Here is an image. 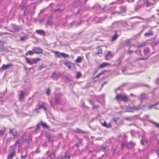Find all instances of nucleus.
<instances>
[{
  "label": "nucleus",
  "instance_id": "1",
  "mask_svg": "<svg viewBox=\"0 0 159 159\" xmlns=\"http://www.w3.org/2000/svg\"><path fill=\"white\" fill-rule=\"evenodd\" d=\"M145 107L144 105H139L138 106H134L133 107L128 106L126 109L125 111L133 112L135 111L139 110L140 109H143Z\"/></svg>",
  "mask_w": 159,
  "mask_h": 159
},
{
  "label": "nucleus",
  "instance_id": "2",
  "mask_svg": "<svg viewBox=\"0 0 159 159\" xmlns=\"http://www.w3.org/2000/svg\"><path fill=\"white\" fill-rule=\"evenodd\" d=\"M116 98L118 101H123L124 102H127L130 100L128 96L124 93L117 94Z\"/></svg>",
  "mask_w": 159,
  "mask_h": 159
},
{
  "label": "nucleus",
  "instance_id": "3",
  "mask_svg": "<svg viewBox=\"0 0 159 159\" xmlns=\"http://www.w3.org/2000/svg\"><path fill=\"white\" fill-rule=\"evenodd\" d=\"M25 59L27 63L32 65L34 63H36L38 61L41 60V59L40 58H30L25 57Z\"/></svg>",
  "mask_w": 159,
  "mask_h": 159
},
{
  "label": "nucleus",
  "instance_id": "4",
  "mask_svg": "<svg viewBox=\"0 0 159 159\" xmlns=\"http://www.w3.org/2000/svg\"><path fill=\"white\" fill-rule=\"evenodd\" d=\"M132 70H122L123 74L125 75H134L136 74L142 72V71L139 72H132Z\"/></svg>",
  "mask_w": 159,
  "mask_h": 159
},
{
  "label": "nucleus",
  "instance_id": "5",
  "mask_svg": "<svg viewBox=\"0 0 159 159\" xmlns=\"http://www.w3.org/2000/svg\"><path fill=\"white\" fill-rule=\"evenodd\" d=\"M46 103L43 102H41L39 103L37 105V107L36 108V110H39L40 109L43 108L46 111V108L45 107Z\"/></svg>",
  "mask_w": 159,
  "mask_h": 159
},
{
  "label": "nucleus",
  "instance_id": "6",
  "mask_svg": "<svg viewBox=\"0 0 159 159\" xmlns=\"http://www.w3.org/2000/svg\"><path fill=\"white\" fill-rule=\"evenodd\" d=\"M32 51L35 54H40L43 53V50L39 47L33 48Z\"/></svg>",
  "mask_w": 159,
  "mask_h": 159
},
{
  "label": "nucleus",
  "instance_id": "7",
  "mask_svg": "<svg viewBox=\"0 0 159 159\" xmlns=\"http://www.w3.org/2000/svg\"><path fill=\"white\" fill-rule=\"evenodd\" d=\"M64 64L68 67L69 69H73L75 68L74 64L68 61H64Z\"/></svg>",
  "mask_w": 159,
  "mask_h": 159
},
{
  "label": "nucleus",
  "instance_id": "8",
  "mask_svg": "<svg viewBox=\"0 0 159 159\" xmlns=\"http://www.w3.org/2000/svg\"><path fill=\"white\" fill-rule=\"evenodd\" d=\"M11 27L12 29L14 30V31L9 30V31L11 32H15L18 31L20 30H21V29L20 27L15 24L11 25Z\"/></svg>",
  "mask_w": 159,
  "mask_h": 159
},
{
  "label": "nucleus",
  "instance_id": "9",
  "mask_svg": "<svg viewBox=\"0 0 159 159\" xmlns=\"http://www.w3.org/2000/svg\"><path fill=\"white\" fill-rule=\"evenodd\" d=\"M104 72H106V71L102 72L98 74H96L97 71H96L94 73V75H96V76L92 80V82L94 83L97 80H98V77L99 75L103 74Z\"/></svg>",
  "mask_w": 159,
  "mask_h": 159
},
{
  "label": "nucleus",
  "instance_id": "10",
  "mask_svg": "<svg viewBox=\"0 0 159 159\" xmlns=\"http://www.w3.org/2000/svg\"><path fill=\"white\" fill-rule=\"evenodd\" d=\"M143 5V4L142 2V1H139L137 5L135 7V10L137 11L138 10L140 9Z\"/></svg>",
  "mask_w": 159,
  "mask_h": 159
},
{
  "label": "nucleus",
  "instance_id": "11",
  "mask_svg": "<svg viewBox=\"0 0 159 159\" xmlns=\"http://www.w3.org/2000/svg\"><path fill=\"white\" fill-rule=\"evenodd\" d=\"M61 76V74L59 73L54 72L51 76L52 78L54 80L57 79Z\"/></svg>",
  "mask_w": 159,
  "mask_h": 159
},
{
  "label": "nucleus",
  "instance_id": "12",
  "mask_svg": "<svg viewBox=\"0 0 159 159\" xmlns=\"http://www.w3.org/2000/svg\"><path fill=\"white\" fill-rule=\"evenodd\" d=\"M52 15H50L48 16V19L46 25H52V24L53 22L52 21Z\"/></svg>",
  "mask_w": 159,
  "mask_h": 159
},
{
  "label": "nucleus",
  "instance_id": "13",
  "mask_svg": "<svg viewBox=\"0 0 159 159\" xmlns=\"http://www.w3.org/2000/svg\"><path fill=\"white\" fill-rule=\"evenodd\" d=\"M13 65L11 64H8L6 65H3L0 70H6L11 68L13 66Z\"/></svg>",
  "mask_w": 159,
  "mask_h": 159
},
{
  "label": "nucleus",
  "instance_id": "14",
  "mask_svg": "<svg viewBox=\"0 0 159 159\" xmlns=\"http://www.w3.org/2000/svg\"><path fill=\"white\" fill-rule=\"evenodd\" d=\"M9 133L11 134L14 137L16 136L17 134L16 130L15 129H10Z\"/></svg>",
  "mask_w": 159,
  "mask_h": 159
},
{
  "label": "nucleus",
  "instance_id": "15",
  "mask_svg": "<svg viewBox=\"0 0 159 159\" xmlns=\"http://www.w3.org/2000/svg\"><path fill=\"white\" fill-rule=\"evenodd\" d=\"M113 57V55L111 54V51H109L105 55V59L107 60H109L108 57Z\"/></svg>",
  "mask_w": 159,
  "mask_h": 159
},
{
  "label": "nucleus",
  "instance_id": "16",
  "mask_svg": "<svg viewBox=\"0 0 159 159\" xmlns=\"http://www.w3.org/2000/svg\"><path fill=\"white\" fill-rule=\"evenodd\" d=\"M110 64L109 63L104 62L101 64L99 66V67L100 68H102L105 67H107L110 66Z\"/></svg>",
  "mask_w": 159,
  "mask_h": 159
},
{
  "label": "nucleus",
  "instance_id": "17",
  "mask_svg": "<svg viewBox=\"0 0 159 159\" xmlns=\"http://www.w3.org/2000/svg\"><path fill=\"white\" fill-rule=\"evenodd\" d=\"M147 97L145 94H141L140 96V97L139 98L140 99L141 102H142L143 100L147 99Z\"/></svg>",
  "mask_w": 159,
  "mask_h": 159
},
{
  "label": "nucleus",
  "instance_id": "18",
  "mask_svg": "<svg viewBox=\"0 0 159 159\" xmlns=\"http://www.w3.org/2000/svg\"><path fill=\"white\" fill-rule=\"evenodd\" d=\"M36 33L38 34H40L42 36H44L45 35V34L44 32L42 30H37L36 31Z\"/></svg>",
  "mask_w": 159,
  "mask_h": 159
},
{
  "label": "nucleus",
  "instance_id": "19",
  "mask_svg": "<svg viewBox=\"0 0 159 159\" xmlns=\"http://www.w3.org/2000/svg\"><path fill=\"white\" fill-rule=\"evenodd\" d=\"M25 93L23 91H20L19 94V98L20 101L23 100Z\"/></svg>",
  "mask_w": 159,
  "mask_h": 159
},
{
  "label": "nucleus",
  "instance_id": "20",
  "mask_svg": "<svg viewBox=\"0 0 159 159\" xmlns=\"http://www.w3.org/2000/svg\"><path fill=\"white\" fill-rule=\"evenodd\" d=\"M75 132L77 133H81L83 134L86 133V131L82 130L78 128H77L75 130Z\"/></svg>",
  "mask_w": 159,
  "mask_h": 159
},
{
  "label": "nucleus",
  "instance_id": "21",
  "mask_svg": "<svg viewBox=\"0 0 159 159\" xmlns=\"http://www.w3.org/2000/svg\"><path fill=\"white\" fill-rule=\"evenodd\" d=\"M135 145V143L132 142H130L127 145V147L129 148H131Z\"/></svg>",
  "mask_w": 159,
  "mask_h": 159
},
{
  "label": "nucleus",
  "instance_id": "22",
  "mask_svg": "<svg viewBox=\"0 0 159 159\" xmlns=\"http://www.w3.org/2000/svg\"><path fill=\"white\" fill-rule=\"evenodd\" d=\"M15 155V152H12L10 153L8 155L7 159H11L12 157Z\"/></svg>",
  "mask_w": 159,
  "mask_h": 159
},
{
  "label": "nucleus",
  "instance_id": "23",
  "mask_svg": "<svg viewBox=\"0 0 159 159\" xmlns=\"http://www.w3.org/2000/svg\"><path fill=\"white\" fill-rule=\"evenodd\" d=\"M97 51L95 52L96 54H99L102 53V48L100 47H98L97 48Z\"/></svg>",
  "mask_w": 159,
  "mask_h": 159
},
{
  "label": "nucleus",
  "instance_id": "24",
  "mask_svg": "<svg viewBox=\"0 0 159 159\" xmlns=\"http://www.w3.org/2000/svg\"><path fill=\"white\" fill-rule=\"evenodd\" d=\"M28 137V138L26 139L25 140V142L27 143H29L32 140V137L31 134H29Z\"/></svg>",
  "mask_w": 159,
  "mask_h": 159
},
{
  "label": "nucleus",
  "instance_id": "25",
  "mask_svg": "<svg viewBox=\"0 0 159 159\" xmlns=\"http://www.w3.org/2000/svg\"><path fill=\"white\" fill-rule=\"evenodd\" d=\"M153 34V32L152 31H149L148 32L145 33L144 34V36L145 37H147L152 36Z\"/></svg>",
  "mask_w": 159,
  "mask_h": 159
},
{
  "label": "nucleus",
  "instance_id": "26",
  "mask_svg": "<svg viewBox=\"0 0 159 159\" xmlns=\"http://www.w3.org/2000/svg\"><path fill=\"white\" fill-rule=\"evenodd\" d=\"M40 124L45 129H48L49 128V126L47 125L45 122H43L42 121H41Z\"/></svg>",
  "mask_w": 159,
  "mask_h": 159
},
{
  "label": "nucleus",
  "instance_id": "27",
  "mask_svg": "<svg viewBox=\"0 0 159 159\" xmlns=\"http://www.w3.org/2000/svg\"><path fill=\"white\" fill-rule=\"evenodd\" d=\"M158 134H154L152 136V138L154 139H156L157 141L158 144L159 143V142L158 140Z\"/></svg>",
  "mask_w": 159,
  "mask_h": 159
},
{
  "label": "nucleus",
  "instance_id": "28",
  "mask_svg": "<svg viewBox=\"0 0 159 159\" xmlns=\"http://www.w3.org/2000/svg\"><path fill=\"white\" fill-rule=\"evenodd\" d=\"M146 43H147L146 42H143L141 44L138 45L137 46V47L138 48H143V47L146 45Z\"/></svg>",
  "mask_w": 159,
  "mask_h": 159
},
{
  "label": "nucleus",
  "instance_id": "29",
  "mask_svg": "<svg viewBox=\"0 0 159 159\" xmlns=\"http://www.w3.org/2000/svg\"><path fill=\"white\" fill-rule=\"evenodd\" d=\"M23 15L26 16V17L27 19H28V17H27V16H28L30 15V13L29 11L27 10H25L24 11Z\"/></svg>",
  "mask_w": 159,
  "mask_h": 159
},
{
  "label": "nucleus",
  "instance_id": "30",
  "mask_svg": "<svg viewBox=\"0 0 159 159\" xmlns=\"http://www.w3.org/2000/svg\"><path fill=\"white\" fill-rule=\"evenodd\" d=\"M82 76L81 73L80 72H77L76 73L75 77L76 79H79Z\"/></svg>",
  "mask_w": 159,
  "mask_h": 159
},
{
  "label": "nucleus",
  "instance_id": "31",
  "mask_svg": "<svg viewBox=\"0 0 159 159\" xmlns=\"http://www.w3.org/2000/svg\"><path fill=\"white\" fill-rule=\"evenodd\" d=\"M120 11L118 12V13L119 14H121L125 12V8L123 7H120Z\"/></svg>",
  "mask_w": 159,
  "mask_h": 159
},
{
  "label": "nucleus",
  "instance_id": "32",
  "mask_svg": "<svg viewBox=\"0 0 159 159\" xmlns=\"http://www.w3.org/2000/svg\"><path fill=\"white\" fill-rule=\"evenodd\" d=\"M130 39H128L126 40L125 41V45L127 46H130L129 47H130L131 46V43H130Z\"/></svg>",
  "mask_w": 159,
  "mask_h": 159
},
{
  "label": "nucleus",
  "instance_id": "33",
  "mask_svg": "<svg viewBox=\"0 0 159 159\" xmlns=\"http://www.w3.org/2000/svg\"><path fill=\"white\" fill-rule=\"evenodd\" d=\"M148 121L150 122V123H151L152 124H153L155 126L157 127V128H159V124L154 122L152 120H148Z\"/></svg>",
  "mask_w": 159,
  "mask_h": 159
},
{
  "label": "nucleus",
  "instance_id": "34",
  "mask_svg": "<svg viewBox=\"0 0 159 159\" xmlns=\"http://www.w3.org/2000/svg\"><path fill=\"white\" fill-rule=\"evenodd\" d=\"M34 52L33 51H32L30 50V51H28L25 53V55L26 56H27L28 55L32 56L34 54Z\"/></svg>",
  "mask_w": 159,
  "mask_h": 159
},
{
  "label": "nucleus",
  "instance_id": "35",
  "mask_svg": "<svg viewBox=\"0 0 159 159\" xmlns=\"http://www.w3.org/2000/svg\"><path fill=\"white\" fill-rule=\"evenodd\" d=\"M82 61V58L80 57H78L76 59L75 61V62H76L80 63Z\"/></svg>",
  "mask_w": 159,
  "mask_h": 159
},
{
  "label": "nucleus",
  "instance_id": "36",
  "mask_svg": "<svg viewBox=\"0 0 159 159\" xmlns=\"http://www.w3.org/2000/svg\"><path fill=\"white\" fill-rule=\"evenodd\" d=\"M138 117H139V116H138V115H135V116H133L132 118V117L131 118H130V117L128 118V117H127V118H125V119L126 120H132L133 118H138Z\"/></svg>",
  "mask_w": 159,
  "mask_h": 159
},
{
  "label": "nucleus",
  "instance_id": "37",
  "mask_svg": "<svg viewBox=\"0 0 159 159\" xmlns=\"http://www.w3.org/2000/svg\"><path fill=\"white\" fill-rule=\"evenodd\" d=\"M28 39V36L25 35L23 36H22L20 37V40L21 41H24Z\"/></svg>",
  "mask_w": 159,
  "mask_h": 159
},
{
  "label": "nucleus",
  "instance_id": "38",
  "mask_svg": "<svg viewBox=\"0 0 159 159\" xmlns=\"http://www.w3.org/2000/svg\"><path fill=\"white\" fill-rule=\"evenodd\" d=\"M150 50L148 48L144 49L143 52L144 53L145 55H147L149 53Z\"/></svg>",
  "mask_w": 159,
  "mask_h": 159
},
{
  "label": "nucleus",
  "instance_id": "39",
  "mask_svg": "<svg viewBox=\"0 0 159 159\" xmlns=\"http://www.w3.org/2000/svg\"><path fill=\"white\" fill-rule=\"evenodd\" d=\"M64 9H61V8H59L57 9H55L54 10V11L55 12H61L63 11Z\"/></svg>",
  "mask_w": 159,
  "mask_h": 159
},
{
  "label": "nucleus",
  "instance_id": "40",
  "mask_svg": "<svg viewBox=\"0 0 159 159\" xmlns=\"http://www.w3.org/2000/svg\"><path fill=\"white\" fill-rule=\"evenodd\" d=\"M102 125L105 127H106L107 128H109L111 127V125L110 124H107L106 122H104V123L102 124Z\"/></svg>",
  "mask_w": 159,
  "mask_h": 159
},
{
  "label": "nucleus",
  "instance_id": "41",
  "mask_svg": "<svg viewBox=\"0 0 159 159\" xmlns=\"http://www.w3.org/2000/svg\"><path fill=\"white\" fill-rule=\"evenodd\" d=\"M21 9L22 10H24V11L26 10V5L25 4H24L22 5H21Z\"/></svg>",
  "mask_w": 159,
  "mask_h": 159
},
{
  "label": "nucleus",
  "instance_id": "42",
  "mask_svg": "<svg viewBox=\"0 0 159 159\" xmlns=\"http://www.w3.org/2000/svg\"><path fill=\"white\" fill-rule=\"evenodd\" d=\"M118 37V36L116 34H115V35H113L112 37V38L111 39V41H112L116 40L117 38Z\"/></svg>",
  "mask_w": 159,
  "mask_h": 159
},
{
  "label": "nucleus",
  "instance_id": "43",
  "mask_svg": "<svg viewBox=\"0 0 159 159\" xmlns=\"http://www.w3.org/2000/svg\"><path fill=\"white\" fill-rule=\"evenodd\" d=\"M55 54L57 56V57H61V53L58 52H55Z\"/></svg>",
  "mask_w": 159,
  "mask_h": 159
},
{
  "label": "nucleus",
  "instance_id": "44",
  "mask_svg": "<svg viewBox=\"0 0 159 159\" xmlns=\"http://www.w3.org/2000/svg\"><path fill=\"white\" fill-rule=\"evenodd\" d=\"M20 144L21 143L20 142L19 140H17L14 146H17L18 147H20Z\"/></svg>",
  "mask_w": 159,
  "mask_h": 159
},
{
  "label": "nucleus",
  "instance_id": "45",
  "mask_svg": "<svg viewBox=\"0 0 159 159\" xmlns=\"http://www.w3.org/2000/svg\"><path fill=\"white\" fill-rule=\"evenodd\" d=\"M47 67V66L43 64H42L41 65L39 66V68L40 69L44 68Z\"/></svg>",
  "mask_w": 159,
  "mask_h": 159
},
{
  "label": "nucleus",
  "instance_id": "46",
  "mask_svg": "<svg viewBox=\"0 0 159 159\" xmlns=\"http://www.w3.org/2000/svg\"><path fill=\"white\" fill-rule=\"evenodd\" d=\"M5 129H4L0 131V135L2 136L5 133Z\"/></svg>",
  "mask_w": 159,
  "mask_h": 159
},
{
  "label": "nucleus",
  "instance_id": "47",
  "mask_svg": "<svg viewBox=\"0 0 159 159\" xmlns=\"http://www.w3.org/2000/svg\"><path fill=\"white\" fill-rule=\"evenodd\" d=\"M61 55V57H63L64 58L67 57H69L68 55L66 54L65 53H62Z\"/></svg>",
  "mask_w": 159,
  "mask_h": 159
},
{
  "label": "nucleus",
  "instance_id": "48",
  "mask_svg": "<svg viewBox=\"0 0 159 159\" xmlns=\"http://www.w3.org/2000/svg\"><path fill=\"white\" fill-rule=\"evenodd\" d=\"M146 4V6L147 7H150L152 5V4L150 2L147 3Z\"/></svg>",
  "mask_w": 159,
  "mask_h": 159
},
{
  "label": "nucleus",
  "instance_id": "49",
  "mask_svg": "<svg viewBox=\"0 0 159 159\" xmlns=\"http://www.w3.org/2000/svg\"><path fill=\"white\" fill-rule=\"evenodd\" d=\"M55 102L57 103L60 104V102H59L60 99H59L57 98H56L55 99Z\"/></svg>",
  "mask_w": 159,
  "mask_h": 159
},
{
  "label": "nucleus",
  "instance_id": "50",
  "mask_svg": "<svg viewBox=\"0 0 159 159\" xmlns=\"http://www.w3.org/2000/svg\"><path fill=\"white\" fill-rule=\"evenodd\" d=\"M147 59V58H140L137 59L135 61H137L139 60H146Z\"/></svg>",
  "mask_w": 159,
  "mask_h": 159
},
{
  "label": "nucleus",
  "instance_id": "51",
  "mask_svg": "<svg viewBox=\"0 0 159 159\" xmlns=\"http://www.w3.org/2000/svg\"><path fill=\"white\" fill-rule=\"evenodd\" d=\"M134 51L133 50H129L127 52V54L129 55L131 54L134 52Z\"/></svg>",
  "mask_w": 159,
  "mask_h": 159
},
{
  "label": "nucleus",
  "instance_id": "52",
  "mask_svg": "<svg viewBox=\"0 0 159 159\" xmlns=\"http://www.w3.org/2000/svg\"><path fill=\"white\" fill-rule=\"evenodd\" d=\"M76 21H74L70 24V26L72 28L73 27V25H76Z\"/></svg>",
  "mask_w": 159,
  "mask_h": 159
},
{
  "label": "nucleus",
  "instance_id": "53",
  "mask_svg": "<svg viewBox=\"0 0 159 159\" xmlns=\"http://www.w3.org/2000/svg\"><path fill=\"white\" fill-rule=\"evenodd\" d=\"M40 128V125L39 124H37L36 125V128L35 129V132L36 133H37V130L38 129H39Z\"/></svg>",
  "mask_w": 159,
  "mask_h": 159
},
{
  "label": "nucleus",
  "instance_id": "54",
  "mask_svg": "<svg viewBox=\"0 0 159 159\" xmlns=\"http://www.w3.org/2000/svg\"><path fill=\"white\" fill-rule=\"evenodd\" d=\"M105 19V18L103 17H101L98 20V22H100V23H101L102 22V20H104Z\"/></svg>",
  "mask_w": 159,
  "mask_h": 159
},
{
  "label": "nucleus",
  "instance_id": "55",
  "mask_svg": "<svg viewBox=\"0 0 159 159\" xmlns=\"http://www.w3.org/2000/svg\"><path fill=\"white\" fill-rule=\"evenodd\" d=\"M149 0H143L142 1L143 3L144 4H146L147 3L149 2Z\"/></svg>",
  "mask_w": 159,
  "mask_h": 159
},
{
  "label": "nucleus",
  "instance_id": "56",
  "mask_svg": "<svg viewBox=\"0 0 159 159\" xmlns=\"http://www.w3.org/2000/svg\"><path fill=\"white\" fill-rule=\"evenodd\" d=\"M148 109H151L152 108L155 107V106L154 105H151L148 106Z\"/></svg>",
  "mask_w": 159,
  "mask_h": 159
},
{
  "label": "nucleus",
  "instance_id": "57",
  "mask_svg": "<svg viewBox=\"0 0 159 159\" xmlns=\"http://www.w3.org/2000/svg\"><path fill=\"white\" fill-rule=\"evenodd\" d=\"M50 89L48 88L47 89V92H46V93L48 95H49L50 94Z\"/></svg>",
  "mask_w": 159,
  "mask_h": 159
},
{
  "label": "nucleus",
  "instance_id": "58",
  "mask_svg": "<svg viewBox=\"0 0 159 159\" xmlns=\"http://www.w3.org/2000/svg\"><path fill=\"white\" fill-rule=\"evenodd\" d=\"M49 157L51 158V159H52L55 157L54 154L53 153L49 155Z\"/></svg>",
  "mask_w": 159,
  "mask_h": 159
},
{
  "label": "nucleus",
  "instance_id": "59",
  "mask_svg": "<svg viewBox=\"0 0 159 159\" xmlns=\"http://www.w3.org/2000/svg\"><path fill=\"white\" fill-rule=\"evenodd\" d=\"M118 70H115L113 72V74L115 75H117L119 74L118 72Z\"/></svg>",
  "mask_w": 159,
  "mask_h": 159
},
{
  "label": "nucleus",
  "instance_id": "60",
  "mask_svg": "<svg viewBox=\"0 0 159 159\" xmlns=\"http://www.w3.org/2000/svg\"><path fill=\"white\" fill-rule=\"evenodd\" d=\"M45 137L47 138L48 139L50 137L49 134L48 133H47L45 134Z\"/></svg>",
  "mask_w": 159,
  "mask_h": 159
},
{
  "label": "nucleus",
  "instance_id": "61",
  "mask_svg": "<svg viewBox=\"0 0 159 159\" xmlns=\"http://www.w3.org/2000/svg\"><path fill=\"white\" fill-rule=\"evenodd\" d=\"M137 54L141 56L142 55V54H141V50H138V52H137Z\"/></svg>",
  "mask_w": 159,
  "mask_h": 159
},
{
  "label": "nucleus",
  "instance_id": "62",
  "mask_svg": "<svg viewBox=\"0 0 159 159\" xmlns=\"http://www.w3.org/2000/svg\"><path fill=\"white\" fill-rule=\"evenodd\" d=\"M48 139L49 142H52L53 141V139L50 137Z\"/></svg>",
  "mask_w": 159,
  "mask_h": 159
},
{
  "label": "nucleus",
  "instance_id": "63",
  "mask_svg": "<svg viewBox=\"0 0 159 159\" xmlns=\"http://www.w3.org/2000/svg\"><path fill=\"white\" fill-rule=\"evenodd\" d=\"M134 0H127V2H132Z\"/></svg>",
  "mask_w": 159,
  "mask_h": 159
},
{
  "label": "nucleus",
  "instance_id": "64",
  "mask_svg": "<svg viewBox=\"0 0 159 159\" xmlns=\"http://www.w3.org/2000/svg\"><path fill=\"white\" fill-rule=\"evenodd\" d=\"M25 156H26L25 155L23 156L22 155L21 156V159H25Z\"/></svg>",
  "mask_w": 159,
  "mask_h": 159
}]
</instances>
